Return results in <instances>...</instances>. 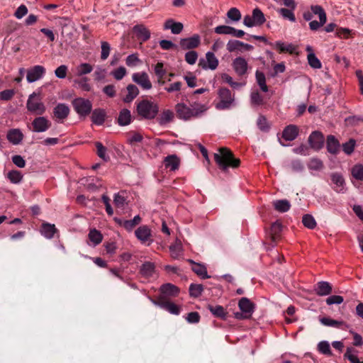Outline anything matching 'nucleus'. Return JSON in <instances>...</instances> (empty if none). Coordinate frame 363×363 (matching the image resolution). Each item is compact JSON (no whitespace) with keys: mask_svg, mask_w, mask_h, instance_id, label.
Masks as SVG:
<instances>
[{"mask_svg":"<svg viewBox=\"0 0 363 363\" xmlns=\"http://www.w3.org/2000/svg\"><path fill=\"white\" fill-rule=\"evenodd\" d=\"M206 110L207 106L199 102H194L189 106L181 102L175 106L177 118L183 121H189L193 118H197Z\"/></svg>","mask_w":363,"mask_h":363,"instance_id":"1","label":"nucleus"},{"mask_svg":"<svg viewBox=\"0 0 363 363\" xmlns=\"http://www.w3.org/2000/svg\"><path fill=\"white\" fill-rule=\"evenodd\" d=\"M158 112L159 106L153 101L142 99L136 103V113L140 119L152 120Z\"/></svg>","mask_w":363,"mask_h":363,"instance_id":"2","label":"nucleus"},{"mask_svg":"<svg viewBox=\"0 0 363 363\" xmlns=\"http://www.w3.org/2000/svg\"><path fill=\"white\" fill-rule=\"evenodd\" d=\"M219 152L214 154V160L220 169L227 171L228 167L236 168L239 166L240 160L235 158L232 152L228 148H220Z\"/></svg>","mask_w":363,"mask_h":363,"instance_id":"3","label":"nucleus"},{"mask_svg":"<svg viewBox=\"0 0 363 363\" xmlns=\"http://www.w3.org/2000/svg\"><path fill=\"white\" fill-rule=\"evenodd\" d=\"M235 105V94L225 87H220L218 90V101L214 103L217 110H228Z\"/></svg>","mask_w":363,"mask_h":363,"instance_id":"4","label":"nucleus"},{"mask_svg":"<svg viewBox=\"0 0 363 363\" xmlns=\"http://www.w3.org/2000/svg\"><path fill=\"white\" fill-rule=\"evenodd\" d=\"M72 105L80 118H85L92 111L93 106L91 101L85 98H75L72 100Z\"/></svg>","mask_w":363,"mask_h":363,"instance_id":"5","label":"nucleus"},{"mask_svg":"<svg viewBox=\"0 0 363 363\" xmlns=\"http://www.w3.org/2000/svg\"><path fill=\"white\" fill-rule=\"evenodd\" d=\"M26 108L29 112L39 116L45 113L46 111L45 104L38 99L35 92H33L28 96Z\"/></svg>","mask_w":363,"mask_h":363,"instance_id":"6","label":"nucleus"},{"mask_svg":"<svg viewBox=\"0 0 363 363\" xmlns=\"http://www.w3.org/2000/svg\"><path fill=\"white\" fill-rule=\"evenodd\" d=\"M311 9L315 15H318L319 21H311L309 23V28L311 30H318L327 22V16L323 8L320 5H312Z\"/></svg>","mask_w":363,"mask_h":363,"instance_id":"7","label":"nucleus"},{"mask_svg":"<svg viewBox=\"0 0 363 363\" xmlns=\"http://www.w3.org/2000/svg\"><path fill=\"white\" fill-rule=\"evenodd\" d=\"M308 143L311 149L318 152L324 146V135L320 131L314 130L308 136Z\"/></svg>","mask_w":363,"mask_h":363,"instance_id":"8","label":"nucleus"},{"mask_svg":"<svg viewBox=\"0 0 363 363\" xmlns=\"http://www.w3.org/2000/svg\"><path fill=\"white\" fill-rule=\"evenodd\" d=\"M132 80L143 90L147 91L152 89V85L149 75L145 72H135L132 75Z\"/></svg>","mask_w":363,"mask_h":363,"instance_id":"9","label":"nucleus"},{"mask_svg":"<svg viewBox=\"0 0 363 363\" xmlns=\"http://www.w3.org/2000/svg\"><path fill=\"white\" fill-rule=\"evenodd\" d=\"M51 126V122L44 116H38L34 118L31 123L30 130L33 133H43Z\"/></svg>","mask_w":363,"mask_h":363,"instance_id":"10","label":"nucleus"},{"mask_svg":"<svg viewBox=\"0 0 363 363\" xmlns=\"http://www.w3.org/2000/svg\"><path fill=\"white\" fill-rule=\"evenodd\" d=\"M150 302L156 306H158L173 315H179L181 312V308L174 303L170 301H156L150 296H147Z\"/></svg>","mask_w":363,"mask_h":363,"instance_id":"11","label":"nucleus"},{"mask_svg":"<svg viewBox=\"0 0 363 363\" xmlns=\"http://www.w3.org/2000/svg\"><path fill=\"white\" fill-rule=\"evenodd\" d=\"M330 178L334 186L333 190L338 194H345L347 191L345 181L342 174L340 172H333Z\"/></svg>","mask_w":363,"mask_h":363,"instance_id":"12","label":"nucleus"},{"mask_svg":"<svg viewBox=\"0 0 363 363\" xmlns=\"http://www.w3.org/2000/svg\"><path fill=\"white\" fill-rule=\"evenodd\" d=\"M160 295L159 301H162L167 297H176L179 293V289L170 283L164 284L160 288Z\"/></svg>","mask_w":363,"mask_h":363,"instance_id":"13","label":"nucleus"},{"mask_svg":"<svg viewBox=\"0 0 363 363\" xmlns=\"http://www.w3.org/2000/svg\"><path fill=\"white\" fill-rule=\"evenodd\" d=\"M45 69L41 65H35L27 70L26 79L28 83L35 82L43 77Z\"/></svg>","mask_w":363,"mask_h":363,"instance_id":"14","label":"nucleus"},{"mask_svg":"<svg viewBox=\"0 0 363 363\" xmlns=\"http://www.w3.org/2000/svg\"><path fill=\"white\" fill-rule=\"evenodd\" d=\"M232 67L235 72L240 77L246 74L249 69L248 63L243 57H235L233 60Z\"/></svg>","mask_w":363,"mask_h":363,"instance_id":"15","label":"nucleus"},{"mask_svg":"<svg viewBox=\"0 0 363 363\" xmlns=\"http://www.w3.org/2000/svg\"><path fill=\"white\" fill-rule=\"evenodd\" d=\"M206 60L201 59L199 65L203 69H210L211 70L216 69L218 66V60L216 57L215 55L212 52H207L206 54Z\"/></svg>","mask_w":363,"mask_h":363,"instance_id":"16","label":"nucleus"},{"mask_svg":"<svg viewBox=\"0 0 363 363\" xmlns=\"http://www.w3.org/2000/svg\"><path fill=\"white\" fill-rule=\"evenodd\" d=\"M242 48L245 50H252L254 48L250 44L233 39L228 40L226 45V49L229 52L241 51Z\"/></svg>","mask_w":363,"mask_h":363,"instance_id":"17","label":"nucleus"},{"mask_svg":"<svg viewBox=\"0 0 363 363\" xmlns=\"http://www.w3.org/2000/svg\"><path fill=\"white\" fill-rule=\"evenodd\" d=\"M299 134V130L297 125L294 124H290L286 125L283 131L281 137L286 141H293L294 140Z\"/></svg>","mask_w":363,"mask_h":363,"instance_id":"18","label":"nucleus"},{"mask_svg":"<svg viewBox=\"0 0 363 363\" xmlns=\"http://www.w3.org/2000/svg\"><path fill=\"white\" fill-rule=\"evenodd\" d=\"M69 107L64 103L57 104L53 109L54 116L59 121L66 119L69 114Z\"/></svg>","mask_w":363,"mask_h":363,"instance_id":"19","label":"nucleus"},{"mask_svg":"<svg viewBox=\"0 0 363 363\" xmlns=\"http://www.w3.org/2000/svg\"><path fill=\"white\" fill-rule=\"evenodd\" d=\"M91 120L96 125H102L106 118V112L105 109L98 108L91 111Z\"/></svg>","mask_w":363,"mask_h":363,"instance_id":"20","label":"nucleus"},{"mask_svg":"<svg viewBox=\"0 0 363 363\" xmlns=\"http://www.w3.org/2000/svg\"><path fill=\"white\" fill-rule=\"evenodd\" d=\"M340 144L338 140L333 135L327 136L326 148L329 153L337 155L340 152Z\"/></svg>","mask_w":363,"mask_h":363,"instance_id":"21","label":"nucleus"},{"mask_svg":"<svg viewBox=\"0 0 363 363\" xmlns=\"http://www.w3.org/2000/svg\"><path fill=\"white\" fill-rule=\"evenodd\" d=\"M135 235L142 243L150 240L152 236L151 230L147 225H141L135 231Z\"/></svg>","mask_w":363,"mask_h":363,"instance_id":"22","label":"nucleus"},{"mask_svg":"<svg viewBox=\"0 0 363 363\" xmlns=\"http://www.w3.org/2000/svg\"><path fill=\"white\" fill-rule=\"evenodd\" d=\"M200 44V36L197 34L180 40V45L184 50H190L197 48Z\"/></svg>","mask_w":363,"mask_h":363,"instance_id":"23","label":"nucleus"},{"mask_svg":"<svg viewBox=\"0 0 363 363\" xmlns=\"http://www.w3.org/2000/svg\"><path fill=\"white\" fill-rule=\"evenodd\" d=\"M314 291L317 295L320 296H325L330 295L332 293L333 289L329 282L320 281L315 284Z\"/></svg>","mask_w":363,"mask_h":363,"instance_id":"24","label":"nucleus"},{"mask_svg":"<svg viewBox=\"0 0 363 363\" xmlns=\"http://www.w3.org/2000/svg\"><path fill=\"white\" fill-rule=\"evenodd\" d=\"M133 32L135 33L138 40L145 42L150 38V31L143 25L138 24L133 26Z\"/></svg>","mask_w":363,"mask_h":363,"instance_id":"25","label":"nucleus"},{"mask_svg":"<svg viewBox=\"0 0 363 363\" xmlns=\"http://www.w3.org/2000/svg\"><path fill=\"white\" fill-rule=\"evenodd\" d=\"M238 307L242 312L250 316H252L255 310V304L246 297L240 298L238 302Z\"/></svg>","mask_w":363,"mask_h":363,"instance_id":"26","label":"nucleus"},{"mask_svg":"<svg viewBox=\"0 0 363 363\" xmlns=\"http://www.w3.org/2000/svg\"><path fill=\"white\" fill-rule=\"evenodd\" d=\"M271 46L278 50L280 53L289 52L290 54H293L296 50V46L294 45L292 43L286 44L281 40L272 43V45Z\"/></svg>","mask_w":363,"mask_h":363,"instance_id":"27","label":"nucleus"},{"mask_svg":"<svg viewBox=\"0 0 363 363\" xmlns=\"http://www.w3.org/2000/svg\"><path fill=\"white\" fill-rule=\"evenodd\" d=\"M140 274L145 278L152 277L155 273V265L151 262H145L140 268Z\"/></svg>","mask_w":363,"mask_h":363,"instance_id":"28","label":"nucleus"},{"mask_svg":"<svg viewBox=\"0 0 363 363\" xmlns=\"http://www.w3.org/2000/svg\"><path fill=\"white\" fill-rule=\"evenodd\" d=\"M23 138V135L21 130L18 128L11 129L7 133V139L13 145L20 144Z\"/></svg>","mask_w":363,"mask_h":363,"instance_id":"29","label":"nucleus"},{"mask_svg":"<svg viewBox=\"0 0 363 363\" xmlns=\"http://www.w3.org/2000/svg\"><path fill=\"white\" fill-rule=\"evenodd\" d=\"M57 232V229L56 228L54 224H50L48 223H45L42 224L40 233L45 238L52 239Z\"/></svg>","mask_w":363,"mask_h":363,"instance_id":"30","label":"nucleus"},{"mask_svg":"<svg viewBox=\"0 0 363 363\" xmlns=\"http://www.w3.org/2000/svg\"><path fill=\"white\" fill-rule=\"evenodd\" d=\"M126 91L127 94L123 99L125 103L132 102L139 94V89L135 84H128Z\"/></svg>","mask_w":363,"mask_h":363,"instance_id":"31","label":"nucleus"},{"mask_svg":"<svg viewBox=\"0 0 363 363\" xmlns=\"http://www.w3.org/2000/svg\"><path fill=\"white\" fill-rule=\"evenodd\" d=\"M183 24L180 22H175L172 19H168L165 21L164 25V29L168 30L170 29L172 33L173 34H179L183 30Z\"/></svg>","mask_w":363,"mask_h":363,"instance_id":"32","label":"nucleus"},{"mask_svg":"<svg viewBox=\"0 0 363 363\" xmlns=\"http://www.w3.org/2000/svg\"><path fill=\"white\" fill-rule=\"evenodd\" d=\"M189 262L193 264L191 268L192 271L201 279H204L210 277L208 274L207 269L203 264L196 263L191 259L189 260Z\"/></svg>","mask_w":363,"mask_h":363,"instance_id":"33","label":"nucleus"},{"mask_svg":"<svg viewBox=\"0 0 363 363\" xmlns=\"http://www.w3.org/2000/svg\"><path fill=\"white\" fill-rule=\"evenodd\" d=\"M164 163L167 168H169L172 171H175L179 168V159L175 155H168L164 158Z\"/></svg>","mask_w":363,"mask_h":363,"instance_id":"34","label":"nucleus"},{"mask_svg":"<svg viewBox=\"0 0 363 363\" xmlns=\"http://www.w3.org/2000/svg\"><path fill=\"white\" fill-rule=\"evenodd\" d=\"M131 122V113L127 108L122 109L118 117V123L121 126L128 125Z\"/></svg>","mask_w":363,"mask_h":363,"instance_id":"35","label":"nucleus"},{"mask_svg":"<svg viewBox=\"0 0 363 363\" xmlns=\"http://www.w3.org/2000/svg\"><path fill=\"white\" fill-rule=\"evenodd\" d=\"M273 206L280 213L287 212L291 208V203L287 199L276 200L273 202Z\"/></svg>","mask_w":363,"mask_h":363,"instance_id":"36","label":"nucleus"},{"mask_svg":"<svg viewBox=\"0 0 363 363\" xmlns=\"http://www.w3.org/2000/svg\"><path fill=\"white\" fill-rule=\"evenodd\" d=\"M88 238L90 242H91L93 247L99 245L103 240V235L101 232L95 228L90 230Z\"/></svg>","mask_w":363,"mask_h":363,"instance_id":"37","label":"nucleus"},{"mask_svg":"<svg viewBox=\"0 0 363 363\" xmlns=\"http://www.w3.org/2000/svg\"><path fill=\"white\" fill-rule=\"evenodd\" d=\"M174 118V113L169 109L164 110L162 112L157 118V121L160 125H164L170 123Z\"/></svg>","mask_w":363,"mask_h":363,"instance_id":"38","label":"nucleus"},{"mask_svg":"<svg viewBox=\"0 0 363 363\" xmlns=\"http://www.w3.org/2000/svg\"><path fill=\"white\" fill-rule=\"evenodd\" d=\"M208 309L215 317L220 318L223 320H225L227 317V313L225 312L224 308L222 306L208 305Z\"/></svg>","mask_w":363,"mask_h":363,"instance_id":"39","label":"nucleus"},{"mask_svg":"<svg viewBox=\"0 0 363 363\" xmlns=\"http://www.w3.org/2000/svg\"><path fill=\"white\" fill-rule=\"evenodd\" d=\"M257 126L263 133H268L271 129V125L264 115H259L257 120Z\"/></svg>","mask_w":363,"mask_h":363,"instance_id":"40","label":"nucleus"},{"mask_svg":"<svg viewBox=\"0 0 363 363\" xmlns=\"http://www.w3.org/2000/svg\"><path fill=\"white\" fill-rule=\"evenodd\" d=\"M355 34V31L347 28L338 27L335 30V36L340 39H348Z\"/></svg>","mask_w":363,"mask_h":363,"instance_id":"41","label":"nucleus"},{"mask_svg":"<svg viewBox=\"0 0 363 363\" xmlns=\"http://www.w3.org/2000/svg\"><path fill=\"white\" fill-rule=\"evenodd\" d=\"M74 84L77 87L84 91H90L91 90V85L89 83V79L86 77H82L80 79H74Z\"/></svg>","mask_w":363,"mask_h":363,"instance_id":"42","label":"nucleus"},{"mask_svg":"<svg viewBox=\"0 0 363 363\" xmlns=\"http://www.w3.org/2000/svg\"><path fill=\"white\" fill-rule=\"evenodd\" d=\"M252 16L256 26H262L266 21L263 12L259 8L252 10Z\"/></svg>","mask_w":363,"mask_h":363,"instance_id":"43","label":"nucleus"},{"mask_svg":"<svg viewBox=\"0 0 363 363\" xmlns=\"http://www.w3.org/2000/svg\"><path fill=\"white\" fill-rule=\"evenodd\" d=\"M255 78L260 89L264 92H267L268 86L266 84L265 74L262 72L257 70L255 72Z\"/></svg>","mask_w":363,"mask_h":363,"instance_id":"44","label":"nucleus"},{"mask_svg":"<svg viewBox=\"0 0 363 363\" xmlns=\"http://www.w3.org/2000/svg\"><path fill=\"white\" fill-rule=\"evenodd\" d=\"M357 353V352L354 348L347 347L344 357L347 359L351 363H363V361H359Z\"/></svg>","mask_w":363,"mask_h":363,"instance_id":"45","label":"nucleus"},{"mask_svg":"<svg viewBox=\"0 0 363 363\" xmlns=\"http://www.w3.org/2000/svg\"><path fill=\"white\" fill-rule=\"evenodd\" d=\"M141 220V218L139 215L134 216L131 220H125L123 223H120L125 230L131 231Z\"/></svg>","mask_w":363,"mask_h":363,"instance_id":"46","label":"nucleus"},{"mask_svg":"<svg viewBox=\"0 0 363 363\" xmlns=\"http://www.w3.org/2000/svg\"><path fill=\"white\" fill-rule=\"evenodd\" d=\"M295 9L281 8L278 10V13L284 18L291 22H296V17L294 13Z\"/></svg>","mask_w":363,"mask_h":363,"instance_id":"47","label":"nucleus"},{"mask_svg":"<svg viewBox=\"0 0 363 363\" xmlns=\"http://www.w3.org/2000/svg\"><path fill=\"white\" fill-rule=\"evenodd\" d=\"M97 155L105 162H108L110 159L109 156L106 154L107 148L103 145L100 142H96Z\"/></svg>","mask_w":363,"mask_h":363,"instance_id":"48","label":"nucleus"},{"mask_svg":"<svg viewBox=\"0 0 363 363\" xmlns=\"http://www.w3.org/2000/svg\"><path fill=\"white\" fill-rule=\"evenodd\" d=\"M203 291V286L202 284H191L189 286V291L191 297H199L201 295Z\"/></svg>","mask_w":363,"mask_h":363,"instance_id":"49","label":"nucleus"},{"mask_svg":"<svg viewBox=\"0 0 363 363\" xmlns=\"http://www.w3.org/2000/svg\"><path fill=\"white\" fill-rule=\"evenodd\" d=\"M93 70V67L86 62L82 63L77 67V75L83 76L89 74Z\"/></svg>","mask_w":363,"mask_h":363,"instance_id":"50","label":"nucleus"},{"mask_svg":"<svg viewBox=\"0 0 363 363\" xmlns=\"http://www.w3.org/2000/svg\"><path fill=\"white\" fill-rule=\"evenodd\" d=\"M352 177L359 181H363V164H357L353 166L351 169Z\"/></svg>","mask_w":363,"mask_h":363,"instance_id":"51","label":"nucleus"},{"mask_svg":"<svg viewBox=\"0 0 363 363\" xmlns=\"http://www.w3.org/2000/svg\"><path fill=\"white\" fill-rule=\"evenodd\" d=\"M303 225L308 229H314L316 227V221L313 216L306 214L302 218Z\"/></svg>","mask_w":363,"mask_h":363,"instance_id":"52","label":"nucleus"},{"mask_svg":"<svg viewBox=\"0 0 363 363\" xmlns=\"http://www.w3.org/2000/svg\"><path fill=\"white\" fill-rule=\"evenodd\" d=\"M356 140L353 138H350L347 142L342 145L343 152L347 155H350L354 152Z\"/></svg>","mask_w":363,"mask_h":363,"instance_id":"53","label":"nucleus"},{"mask_svg":"<svg viewBox=\"0 0 363 363\" xmlns=\"http://www.w3.org/2000/svg\"><path fill=\"white\" fill-rule=\"evenodd\" d=\"M345 123L347 125L350 126H357L360 123H363V116L362 115H355L350 116L345 119Z\"/></svg>","mask_w":363,"mask_h":363,"instance_id":"54","label":"nucleus"},{"mask_svg":"<svg viewBox=\"0 0 363 363\" xmlns=\"http://www.w3.org/2000/svg\"><path fill=\"white\" fill-rule=\"evenodd\" d=\"M308 167L311 170L320 171L323 168V163L320 159L313 157L310 160Z\"/></svg>","mask_w":363,"mask_h":363,"instance_id":"55","label":"nucleus"},{"mask_svg":"<svg viewBox=\"0 0 363 363\" xmlns=\"http://www.w3.org/2000/svg\"><path fill=\"white\" fill-rule=\"evenodd\" d=\"M7 177L11 183L19 184L23 179V174L18 170H11L8 173Z\"/></svg>","mask_w":363,"mask_h":363,"instance_id":"56","label":"nucleus"},{"mask_svg":"<svg viewBox=\"0 0 363 363\" xmlns=\"http://www.w3.org/2000/svg\"><path fill=\"white\" fill-rule=\"evenodd\" d=\"M308 62L309 65L313 69H320L322 67L321 62L320 60L315 56V53H308Z\"/></svg>","mask_w":363,"mask_h":363,"instance_id":"57","label":"nucleus"},{"mask_svg":"<svg viewBox=\"0 0 363 363\" xmlns=\"http://www.w3.org/2000/svg\"><path fill=\"white\" fill-rule=\"evenodd\" d=\"M320 323L325 325L329 327H333V328H340L341 325L344 324L342 321H339L336 320H333L330 318H322L320 320Z\"/></svg>","mask_w":363,"mask_h":363,"instance_id":"58","label":"nucleus"},{"mask_svg":"<svg viewBox=\"0 0 363 363\" xmlns=\"http://www.w3.org/2000/svg\"><path fill=\"white\" fill-rule=\"evenodd\" d=\"M227 17L232 21L238 22L241 19L242 15L237 8H231L227 12Z\"/></svg>","mask_w":363,"mask_h":363,"instance_id":"59","label":"nucleus"},{"mask_svg":"<svg viewBox=\"0 0 363 363\" xmlns=\"http://www.w3.org/2000/svg\"><path fill=\"white\" fill-rule=\"evenodd\" d=\"M318 351L325 355H332L330 344L328 341L323 340L318 344Z\"/></svg>","mask_w":363,"mask_h":363,"instance_id":"60","label":"nucleus"},{"mask_svg":"<svg viewBox=\"0 0 363 363\" xmlns=\"http://www.w3.org/2000/svg\"><path fill=\"white\" fill-rule=\"evenodd\" d=\"M250 101L254 106H261L264 104V99L257 91H252L250 94Z\"/></svg>","mask_w":363,"mask_h":363,"instance_id":"61","label":"nucleus"},{"mask_svg":"<svg viewBox=\"0 0 363 363\" xmlns=\"http://www.w3.org/2000/svg\"><path fill=\"white\" fill-rule=\"evenodd\" d=\"M154 72L157 78H164L167 73V70L164 67V63L162 62H158L154 66Z\"/></svg>","mask_w":363,"mask_h":363,"instance_id":"62","label":"nucleus"},{"mask_svg":"<svg viewBox=\"0 0 363 363\" xmlns=\"http://www.w3.org/2000/svg\"><path fill=\"white\" fill-rule=\"evenodd\" d=\"M232 26H226V25H221L218 26L214 28V32L217 34L220 35H230L232 33L233 30Z\"/></svg>","mask_w":363,"mask_h":363,"instance_id":"63","label":"nucleus"},{"mask_svg":"<svg viewBox=\"0 0 363 363\" xmlns=\"http://www.w3.org/2000/svg\"><path fill=\"white\" fill-rule=\"evenodd\" d=\"M310 146L308 147L305 144H301L299 146L293 149V152L296 155L303 156H308L310 155Z\"/></svg>","mask_w":363,"mask_h":363,"instance_id":"64","label":"nucleus"}]
</instances>
